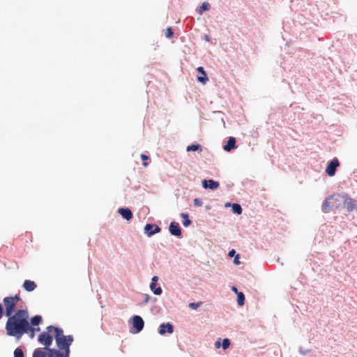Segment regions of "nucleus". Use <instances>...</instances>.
Segmentation results:
<instances>
[{"label": "nucleus", "mask_w": 357, "mask_h": 357, "mask_svg": "<svg viewBox=\"0 0 357 357\" xmlns=\"http://www.w3.org/2000/svg\"><path fill=\"white\" fill-rule=\"evenodd\" d=\"M150 288L155 295H160L162 294V289L160 287H156V283L151 282Z\"/></svg>", "instance_id": "nucleus-16"}, {"label": "nucleus", "mask_w": 357, "mask_h": 357, "mask_svg": "<svg viewBox=\"0 0 357 357\" xmlns=\"http://www.w3.org/2000/svg\"><path fill=\"white\" fill-rule=\"evenodd\" d=\"M202 186L204 188H209L211 190H216L219 187V183L213 180H203Z\"/></svg>", "instance_id": "nucleus-10"}, {"label": "nucleus", "mask_w": 357, "mask_h": 357, "mask_svg": "<svg viewBox=\"0 0 357 357\" xmlns=\"http://www.w3.org/2000/svg\"><path fill=\"white\" fill-rule=\"evenodd\" d=\"M188 151H202V147L199 144H192L187 147Z\"/></svg>", "instance_id": "nucleus-20"}, {"label": "nucleus", "mask_w": 357, "mask_h": 357, "mask_svg": "<svg viewBox=\"0 0 357 357\" xmlns=\"http://www.w3.org/2000/svg\"><path fill=\"white\" fill-rule=\"evenodd\" d=\"M14 357H24V352L21 348L17 347L15 349Z\"/></svg>", "instance_id": "nucleus-22"}, {"label": "nucleus", "mask_w": 357, "mask_h": 357, "mask_svg": "<svg viewBox=\"0 0 357 357\" xmlns=\"http://www.w3.org/2000/svg\"><path fill=\"white\" fill-rule=\"evenodd\" d=\"M210 8V5L208 3L204 2L202 5L199 8L198 13L199 14H202V13L205 10H208Z\"/></svg>", "instance_id": "nucleus-21"}, {"label": "nucleus", "mask_w": 357, "mask_h": 357, "mask_svg": "<svg viewBox=\"0 0 357 357\" xmlns=\"http://www.w3.org/2000/svg\"><path fill=\"white\" fill-rule=\"evenodd\" d=\"M356 202L349 197H346L344 199V206L347 208L348 212L353 211L356 208Z\"/></svg>", "instance_id": "nucleus-7"}, {"label": "nucleus", "mask_w": 357, "mask_h": 357, "mask_svg": "<svg viewBox=\"0 0 357 357\" xmlns=\"http://www.w3.org/2000/svg\"><path fill=\"white\" fill-rule=\"evenodd\" d=\"M230 345V340L227 338H225L222 341V348L223 349H227L229 347Z\"/></svg>", "instance_id": "nucleus-25"}, {"label": "nucleus", "mask_w": 357, "mask_h": 357, "mask_svg": "<svg viewBox=\"0 0 357 357\" xmlns=\"http://www.w3.org/2000/svg\"><path fill=\"white\" fill-rule=\"evenodd\" d=\"M174 33L171 27H168L166 30L165 36L168 38H172L173 37Z\"/></svg>", "instance_id": "nucleus-26"}, {"label": "nucleus", "mask_w": 357, "mask_h": 357, "mask_svg": "<svg viewBox=\"0 0 357 357\" xmlns=\"http://www.w3.org/2000/svg\"><path fill=\"white\" fill-rule=\"evenodd\" d=\"M161 229L158 225L146 224L144 227L145 233L148 236H151L155 234L160 232Z\"/></svg>", "instance_id": "nucleus-5"}, {"label": "nucleus", "mask_w": 357, "mask_h": 357, "mask_svg": "<svg viewBox=\"0 0 357 357\" xmlns=\"http://www.w3.org/2000/svg\"><path fill=\"white\" fill-rule=\"evenodd\" d=\"M337 197H336L337 199ZM335 199V197H331L330 199H327L325 200V202H324L323 204V206H322V210L324 213H327L328 211V209L329 208H331V206H330V200H333Z\"/></svg>", "instance_id": "nucleus-15"}, {"label": "nucleus", "mask_w": 357, "mask_h": 357, "mask_svg": "<svg viewBox=\"0 0 357 357\" xmlns=\"http://www.w3.org/2000/svg\"><path fill=\"white\" fill-rule=\"evenodd\" d=\"M194 204L196 206H201L202 205V202L200 199L196 198L194 199Z\"/></svg>", "instance_id": "nucleus-28"}, {"label": "nucleus", "mask_w": 357, "mask_h": 357, "mask_svg": "<svg viewBox=\"0 0 357 357\" xmlns=\"http://www.w3.org/2000/svg\"><path fill=\"white\" fill-rule=\"evenodd\" d=\"M40 328H35V331H40Z\"/></svg>", "instance_id": "nucleus-37"}, {"label": "nucleus", "mask_w": 357, "mask_h": 357, "mask_svg": "<svg viewBox=\"0 0 357 357\" xmlns=\"http://www.w3.org/2000/svg\"><path fill=\"white\" fill-rule=\"evenodd\" d=\"M3 309L1 306V305L0 304V319L3 317Z\"/></svg>", "instance_id": "nucleus-30"}, {"label": "nucleus", "mask_w": 357, "mask_h": 357, "mask_svg": "<svg viewBox=\"0 0 357 357\" xmlns=\"http://www.w3.org/2000/svg\"><path fill=\"white\" fill-rule=\"evenodd\" d=\"M234 264H239V263H240V262H239V261H238V255H237V256L235 257V259H234Z\"/></svg>", "instance_id": "nucleus-34"}, {"label": "nucleus", "mask_w": 357, "mask_h": 357, "mask_svg": "<svg viewBox=\"0 0 357 357\" xmlns=\"http://www.w3.org/2000/svg\"><path fill=\"white\" fill-rule=\"evenodd\" d=\"M172 333L174 332V327L170 323L161 324L160 326L159 333L162 335H165V333Z\"/></svg>", "instance_id": "nucleus-9"}, {"label": "nucleus", "mask_w": 357, "mask_h": 357, "mask_svg": "<svg viewBox=\"0 0 357 357\" xmlns=\"http://www.w3.org/2000/svg\"><path fill=\"white\" fill-rule=\"evenodd\" d=\"M235 254V250H231V251H229V257H233Z\"/></svg>", "instance_id": "nucleus-35"}, {"label": "nucleus", "mask_w": 357, "mask_h": 357, "mask_svg": "<svg viewBox=\"0 0 357 357\" xmlns=\"http://www.w3.org/2000/svg\"><path fill=\"white\" fill-rule=\"evenodd\" d=\"M158 280V278L157 276H153L151 280V282L157 283Z\"/></svg>", "instance_id": "nucleus-33"}, {"label": "nucleus", "mask_w": 357, "mask_h": 357, "mask_svg": "<svg viewBox=\"0 0 357 357\" xmlns=\"http://www.w3.org/2000/svg\"><path fill=\"white\" fill-rule=\"evenodd\" d=\"M29 329L30 330H28V331L26 333H28L29 335V337L31 339H33L35 336V328H33L30 324H29Z\"/></svg>", "instance_id": "nucleus-24"}, {"label": "nucleus", "mask_w": 357, "mask_h": 357, "mask_svg": "<svg viewBox=\"0 0 357 357\" xmlns=\"http://www.w3.org/2000/svg\"><path fill=\"white\" fill-rule=\"evenodd\" d=\"M232 211L238 215H240L242 213V208L238 204H233L232 205Z\"/></svg>", "instance_id": "nucleus-18"}, {"label": "nucleus", "mask_w": 357, "mask_h": 357, "mask_svg": "<svg viewBox=\"0 0 357 357\" xmlns=\"http://www.w3.org/2000/svg\"><path fill=\"white\" fill-rule=\"evenodd\" d=\"M220 340H218L215 343V348L218 349L220 347Z\"/></svg>", "instance_id": "nucleus-32"}, {"label": "nucleus", "mask_w": 357, "mask_h": 357, "mask_svg": "<svg viewBox=\"0 0 357 357\" xmlns=\"http://www.w3.org/2000/svg\"><path fill=\"white\" fill-rule=\"evenodd\" d=\"M169 230L172 235H174L176 236H181V230L178 223H177V222H171L169 227Z\"/></svg>", "instance_id": "nucleus-8"}, {"label": "nucleus", "mask_w": 357, "mask_h": 357, "mask_svg": "<svg viewBox=\"0 0 357 357\" xmlns=\"http://www.w3.org/2000/svg\"><path fill=\"white\" fill-rule=\"evenodd\" d=\"M202 305V302L199 301L197 303H190L189 307L192 310H196Z\"/></svg>", "instance_id": "nucleus-23"}, {"label": "nucleus", "mask_w": 357, "mask_h": 357, "mask_svg": "<svg viewBox=\"0 0 357 357\" xmlns=\"http://www.w3.org/2000/svg\"><path fill=\"white\" fill-rule=\"evenodd\" d=\"M38 342L44 348H38L32 357H69L70 346L73 342L72 335H64L61 328L49 326L38 337Z\"/></svg>", "instance_id": "nucleus-1"}, {"label": "nucleus", "mask_w": 357, "mask_h": 357, "mask_svg": "<svg viewBox=\"0 0 357 357\" xmlns=\"http://www.w3.org/2000/svg\"><path fill=\"white\" fill-rule=\"evenodd\" d=\"M141 158L144 160L143 162V166L146 167L148 166V162H146V160H149V156L145 154H141Z\"/></svg>", "instance_id": "nucleus-27"}, {"label": "nucleus", "mask_w": 357, "mask_h": 357, "mask_svg": "<svg viewBox=\"0 0 357 357\" xmlns=\"http://www.w3.org/2000/svg\"><path fill=\"white\" fill-rule=\"evenodd\" d=\"M245 296L243 292H239L237 294V302L238 305L242 306L244 305Z\"/></svg>", "instance_id": "nucleus-19"}, {"label": "nucleus", "mask_w": 357, "mask_h": 357, "mask_svg": "<svg viewBox=\"0 0 357 357\" xmlns=\"http://www.w3.org/2000/svg\"><path fill=\"white\" fill-rule=\"evenodd\" d=\"M119 213L127 220H130L132 217V211L129 208H121L119 209Z\"/></svg>", "instance_id": "nucleus-13"}, {"label": "nucleus", "mask_w": 357, "mask_h": 357, "mask_svg": "<svg viewBox=\"0 0 357 357\" xmlns=\"http://www.w3.org/2000/svg\"><path fill=\"white\" fill-rule=\"evenodd\" d=\"M181 217L183 218L184 220L189 219L188 214L187 213H181Z\"/></svg>", "instance_id": "nucleus-31"}, {"label": "nucleus", "mask_w": 357, "mask_h": 357, "mask_svg": "<svg viewBox=\"0 0 357 357\" xmlns=\"http://www.w3.org/2000/svg\"><path fill=\"white\" fill-rule=\"evenodd\" d=\"M197 72L200 74H202L203 76H199L197 77L198 82H201L203 84H205L206 82L208 81V77L206 76V74L204 71V69L203 67H198L197 69Z\"/></svg>", "instance_id": "nucleus-11"}, {"label": "nucleus", "mask_w": 357, "mask_h": 357, "mask_svg": "<svg viewBox=\"0 0 357 357\" xmlns=\"http://www.w3.org/2000/svg\"><path fill=\"white\" fill-rule=\"evenodd\" d=\"M42 321V317L40 315H36L31 319L30 325L38 326Z\"/></svg>", "instance_id": "nucleus-17"}, {"label": "nucleus", "mask_w": 357, "mask_h": 357, "mask_svg": "<svg viewBox=\"0 0 357 357\" xmlns=\"http://www.w3.org/2000/svg\"><path fill=\"white\" fill-rule=\"evenodd\" d=\"M37 285L35 282L26 280L23 283V287L27 291H32L36 288Z\"/></svg>", "instance_id": "nucleus-12"}, {"label": "nucleus", "mask_w": 357, "mask_h": 357, "mask_svg": "<svg viewBox=\"0 0 357 357\" xmlns=\"http://www.w3.org/2000/svg\"><path fill=\"white\" fill-rule=\"evenodd\" d=\"M133 327L136 329V333L140 332L144 325V322L142 319V318L138 315H135L133 317Z\"/></svg>", "instance_id": "nucleus-6"}, {"label": "nucleus", "mask_w": 357, "mask_h": 357, "mask_svg": "<svg viewBox=\"0 0 357 357\" xmlns=\"http://www.w3.org/2000/svg\"><path fill=\"white\" fill-rule=\"evenodd\" d=\"M192 223L191 220L190 219L184 220L183 225L184 227H188Z\"/></svg>", "instance_id": "nucleus-29"}, {"label": "nucleus", "mask_w": 357, "mask_h": 357, "mask_svg": "<svg viewBox=\"0 0 357 357\" xmlns=\"http://www.w3.org/2000/svg\"><path fill=\"white\" fill-rule=\"evenodd\" d=\"M340 166V162L337 158H333L326 168V172L329 176H333L335 174L337 168Z\"/></svg>", "instance_id": "nucleus-4"}, {"label": "nucleus", "mask_w": 357, "mask_h": 357, "mask_svg": "<svg viewBox=\"0 0 357 357\" xmlns=\"http://www.w3.org/2000/svg\"><path fill=\"white\" fill-rule=\"evenodd\" d=\"M231 290H232L234 292H235L236 294H238V293H239V292L238 291V289H237V288H236V287H231Z\"/></svg>", "instance_id": "nucleus-36"}, {"label": "nucleus", "mask_w": 357, "mask_h": 357, "mask_svg": "<svg viewBox=\"0 0 357 357\" xmlns=\"http://www.w3.org/2000/svg\"><path fill=\"white\" fill-rule=\"evenodd\" d=\"M6 334L8 336L20 339L29 329V313L26 310H18L8 317L6 323Z\"/></svg>", "instance_id": "nucleus-2"}, {"label": "nucleus", "mask_w": 357, "mask_h": 357, "mask_svg": "<svg viewBox=\"0 0 357 357\" xmlns=\"http://www.w3.org/2000/svg\"><path fill=\"white\" fill-rule=\"evenodd\" d=\"M234 148H236V139L231 137L228 139L227 144L224 146V150L226 151H230Z\"/></svg>", "instance_id": "nucleus-14"}, {"label": "nucleus", "mask_w": 357, "mask_h": 357, "mask_svg": "<svg viewBox=\"0 0 357 357\" xmlns=\"http://www.w3.org/2000/svg\"><path fill=\"white\" fill-rule=\"evenodd\" d=\"M21 301L20 295L15 294L14 296H7L3 299L5 309V315L8 317L13 316L17 311V303Z\"/></svg>", "instance_id": "nucleus-3"}]
</instances>
